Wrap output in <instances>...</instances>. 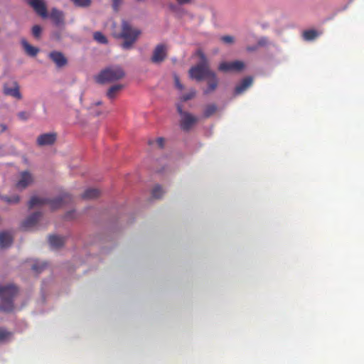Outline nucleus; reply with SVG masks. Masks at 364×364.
Wrapping results in <instances>:
<instances>
[{
	"label": "nucleus",
	"mask_w": 364,
	"mask_h": 364,
	"mask_svg": "<svg viewBox=\"0 0 364 364\" xmlns=\"http://www.w3.org/2000/svg\"><path fill=\"white\" fill-rule=\"evenodd\" d=\"M207 78L208 79V87L205 90H204V94L205 95L214 91L217 88L218 85V80L217 78L215 73L213 71H212L211 74H210V75H208Z\"/></svg>",
	"instance_id": "obj_16"
},
{
	"label": "nucleus",
	"mask_w": 364,
	"mask_h": 364,
	"mask_svg": "<svg viewBox=\"0 0 364 364\" xmlns=\"http://www.w3.org/2000/svg\"><path fill=\"white\" fill-rule=\"evenodd\" d=\"M218 110V107L215 104L208 105L203 111V117L205 118H208L213 115Z\"/></svg>",
	"instance_id": "obj_22"
},
{
	"label": "nucleus",
	"mask_w": 364,
	"mask_h": 364,
	"mask_svg": "<svg viewBox=\"0 0 364 364\" xmlns=\"http://www.w3.org/2000/svg\"><path fill=\"white\" fill-rule=\"evenodd\" d=\"M1 199L7 202L8 203H18L20 200L18 196H14L12 197L4 196L1 197Z\"/></svg>",
	"instance_id": "obj_30"
},
{
	"label": "nucleus",
	"mask_w": 364,
	"mask_h": 364,
	"mask_svg": "<svg viewBox=\"0 0 364 364\" xmlns=\"http://www.w3.org/2000/svg\"><path fill=\"white\" fill-rule=\"evenodd\" d=\"M49 58L55 63L57 67L62 68L67 65L68 60L60 51H52L49 53Z\"/></svg>",
	"instance_id": "obj_13"
},
{
	"label": "nucleus",
	"mask_w": 364,
	"mask_h": 364,
	"mask_svg": "<svg viewBox=\"0 0 364 364\" xmlns=\"http://www.w3.org/2000/svg\"><path fill=\"white\" fill-rule=\"evenodd\" d=\"M244 63L240 60L222 62L218 66V70L224 73L230 71H240L244 68Z\"/></svg>",
	"instance_id": "obj_8"
},
{
	"label": "nucleus",
	"mask_w": 364,
	"mask_h": 364,
	"mask_svg": "<svg viewBox=\"0 0 364 364\" xmlns=\"http://www.w3.org/2000/svg\"><path fill=\"white\" fill-rule=\"evenodd\" d=\"M156 144L160 148H163L164 144V139L162 137H159L156 139Z\"/></svg>",
	"instance_id": "obj_36"
},
{
	"label": "nucleus",
	"mask_w": 364,
	"mask_h": 364,
	"mask_svg": "<svg viewBox=\"0 0 364 364\" xmlns=\"http://www.w3.org/2000/svg\"><path fill=\"white\" fill-rule=\"evenodd\" d=\"M72 200V196L68 193H63L61 196L52 200L39 198L38 196H33L28 203V208H33L36 205L49 204L50 208L53 210H55L63 207L66 203H70Z\"/></svg>",
	"instance_id": "obj_4"
},
{
	"label": "nucleus",
	"mask_w": 364,
	"mask_h": 364,
	"mask_svg": "<svg viewBox=\"0 0 364 364\" xmlns=\"http://www.w3.org/2000/svg\"><path fill=\"white\" fill-rule=\"evenodd\" d=\"M173 78L176 87L180 90H183V86L180 82L179 77L176 74H174Z\"/></svg>",
	"instance_id": "obj_31"
},
{
	"label": "nucleus",
	"mask_w": 364,
	"mask_h": 364,
	"mask_svg": "<svg viewBox=\"0 0 364 364\" xmlns=\"http://www.w3.org/2000/svg\"><path fill=\"white\" fill-rule=\"evenodd\" d=\"M7 129V127L5 124H0V132L2 133Z\"/></svg>",
	"instance_id": "obj_38"
},
{
	"label": "nucleus",
	"mask_w": 364,
	"mask_h": 364,
	"mask_svg": "<svg viewBox=\"0 0 364 364\" xmlns=\"http://www.w3.org/2000/svg\"><path fill=\"white\" fill-rule=\"evenodd\" d=\"M72 214V213H68L67 215H66V218H70V215Z\"/></svg>",
	"instance_id": "obj_40"
},
{
	"label": "nucleus",
	"mask_w": 364,
	"mask_h": 364,
	"mask_svg": "<svg viewBox=\"0 0 364 364\" xmlns=\"http://www.w3.org/2000/svg\"><path fill=\"white\" fill-rule=\"evenodd\" d=\"M93 38L95 41L101 44H107L108 43L106 36L100 31H96L93 33Z\"/></svg>",
	"instance_id": "obj_25"
},
{
	"label": "nucleus",
	"mask_w": 364,
	"mask_h": 364,
	"mask_svg": "<svg viewBox=\"0 0 364 364\" xmlns=\"http://www.w3.org/2000/svg\"><path fill=\"white\" fill-rule=\"evenodd\" d=\"M303 38L306 41H312L318 36V33L314 29L306 30L303 32Z\"/></svg>",
	"instance_id": "obj_23"
},
{
	"label": "nucleus",
	"mask_w": 364,
	"mask_h": 364,
	"mask_svg": "<svg viewBox=\"0 0 364 364\" xmlns=\"http://www.w3.org/2000/svg\"><path fill=\"white\" fill-rule=\"evenodd\" d=\"M18 293V288L14 284L0 286V311L11 312L14 309V298Z\"/></svg>",
	"instance_id": "obj_3"
},
{
	"label": "nucleus",
	"mask_w": 364,
	"mask_h": 364,
	"mask_svg": "<svg viewBox=\"0 0 364 364\" xmlns=\"http://www.w3.org/2000/svg\"><path fill=\"white\" fill-rule=\"evenodd\" d=\"M4 95L11 96L16 99L21 100L22 95L20 92V87L16 81L12 82V87H9L7 84H5L3 87Z\"/></svg>",
	"instance_id": "obj_10"
},
{
	"label": "nucleus",
	"mask_w": 364,
	"mask_h": 364,
	"mask_svg": "<svg viewBox=\"0 0 364 364\" xmlns=\"http://www.w3.org/2000/svg\"><path fill=\"white\" fill-rule=\"evenodd\" d=\"M141 31L139 28H134L127 21L122 22V31L119 33L115 34L117 38H122L124 42L121 46L124 50H129L133 47V45L136 42L138 38L141 35Z\"/></svg>",
	"instance_id": "obj_2"
},
{
	"label": "nucleus",
	"mask_w": 364,
	"mask_h": 364,
	"mask_svg": "<svg viewBox=\"0 0 364 364\" xmlns=\"http://www.w3.org/2000/svg\"><path fill=\"white\" fill-rule=\"evenodd\" d=\"M194 0H176L177 3L180 5L191 4Z\"/></svg>",
	"instance_id": "obj_37"
},
{
	"label": "nucleus",
	"mask_w": 364,
	"mask_h": 364,
	"mask_svg": "<svg viewBox=\"0 0 364 364\" xmlns=\"http://www.w3.org/2000/svg\"><path fill=\"white\" fill-rule=\"evenodd\" d=\"M50 245L53 248L62 247L65 243V238L58 235H50L48 237Z\"/></svg>",
	"instance_id": "obj_18"
},
{
	"label": "nucleus",
	"mask_w": 364,
	"mask_h": 364,
	"mask_svg": "<svg viewBox=\"0 0 364 364\" xmlns=\"http://www.w3.org/2000/svg\"><path fill=\"white\" fill-rule=\"evenodd\" d=\"M198 55L201 59V63L193 66L189 70V76L192 79H195L197 81H201L202 80L207 78L212 70L210 69L208 60L205 55L201 51H198Z\"/></svg>",
	"instance_id": "obj_6"
},
{
	"label": "nucleus",
	"mask_w": 364,
	"mask_h": 364,
	"mask_svg": "<svg viewBox=\"0 0 364 364\" xmlns=\"http://www.w3.org/2000/svg\"><path fill=\"white\" fill-rule=\"evenodd\" d=\"M47 266L46 262H36L32 265V269L37 273L41 272Z\"/></svg>",
	"instance_id": "obj_28"
},
{
	"label": "nucleus",
	"mask_w": 364,
	"mask_h": 364,
	"mask_svg": "<svg viewBox=\"0 0 364 364\" xmlns=\"http://www.w3.org/2000/svg\"><path fill=\"white\" fill-rule=\"evenodd\" d=\"M33 181V176L28 171H23L20 173V178L16 184L18 190L25 189Z\"/></svg>",
	"instance_id": "obj_9"
},
{
	"label": "nucleus",
	"mask_w": 364,
	"mask_h": 364,
	"mask_svg": "<svg viewBox=\"0 0 364 364\" xmlns=\"http://www.w3.org/2000/svg\"><path fill=\"white\" fill-rule=\"evenodd\" d=\"M253 82L252 77H245L240 84H238L235 88V95H238L244 92L248 87H250Z\"/></svg>",
	"instance_id": "obj_15"
},
{
	"label": "nucleus",
	"mask_w": 364,
	"mask_h": 364,
	"mask_svg": "<svg viewBox=\"0 0 364 364\" xmlns=\"http://www.w3.org/2000/svg\"><path fill=\"white\" fill-rule=\"evenodd\" d=\"M25 1L43 18L49 17L56 26L64 25L65 15L62 11L53 8L48 15L44 0H25Z\"/></svg>",
	"instance_id": "obj_1"
},
{
	"label": "nucleus",
	"mask_w": 364,
	"mask_h": 364,
	"mask_svg": "<svg viewBox=\"0 0 364 364\" xmlns=\"http://www.w3.org/2000/svg\"><path fill=\"white\" fill-rule=\"evenodd\" d=\"M42 33V28L39 25H35L32 27V35L36 39H39Z\"/></svg>",
	"instance_id": "obj_29"
},
{
	"label": "nucleus",
	"mask_w": 364,
	"mask_h": 364,
	"mask_svg": "<svg viewBox=\"0 0 364 364\" xmlns=\"http://www.w3.org/2000/svg\"><path fill=\"white\" fill-rule=\"evenodd\" d=\"M125 76L123 68L119 65L110 66L103 70L96 77L98 83L103 84L122 79Z\"/></svg>",
	"instance_id": "obj_5"
},
{
	"label": "nucleus",
	"mask_w": 364,
	"mask_h": 364,
	"mask_svg": "<svg viewBox=\"0 0 364 364\" xmlns=\"http://www.w3.org/2000/svg\"><path fill=\"white\" fill-rule=\"evenodd\" d=\"M197 122V118L189 113H184L181 122V129L188 131Z\"/></svg>",
	"instance_id": "obj_14"
},
{
	"label": "nucleus",
	"mask_w": 364,
	"mask_h": 364,
	"mask_svg": "<svg viewBox=\"0 0 364 364\" xmlns=\"http://www.w3.org/2000/svg\"><path fill=\"white\" fill-rule=\"evenodd\" d=\"M101 104H102V102H101V101H99V102H95V105H101Z\"/></svg>",
	"instance_id": "obj_41"
},
{
	"label": "nucleus",
	"mask_w": 364,
	"mask_h": 364,
	"mask_svg": "<svg viewBox=\"0 0 364 364\" xmlns=\"http://www.w3.org/2000/svg\"><path fill=\"white\" fill-rule=\"evenodd\" d=\"M151 194L153 198L158 199L162 196L164 191L159 185H157L153 188Z\"/></svg>",
	"instance_id": "obj_27"
},
{
	"label": "nucleus",
	"mask_w": 364,
	"mask_h": 364,
	"mask_svg": "<svg viewBox=\"0 0 364 364\" xmlns=\"http://www.w3.org/2000/svg\"><path fill=\"white\" fill-rule=\"evenodd\" d=\"M56 138L57 135L55 133H46L38 136L36 142L41 146L52 145L56 141Z\"/></svg>",
	"instance_id": "obj_11"
},
{
	"label": "nucleus",
	"mask_w": 364,
	"mask_h": 364,
	"mask_svg": "<svg viewBox=\"0 0 364 364\" xmlns=\"http://www.w3.org/2000/svg\"><path fill=\"white\" fill-rule=\"evenodd\" d=\"M100 194V191L97 188H88L82 196L84 199H93L97 198Z\"/></svg>",
	"instance_id": "obj_21"
},
{
	"label": "nucleus",
	"mask_w": 364,
	"mask_h": 364,
	"mask_svg": "<svg viewBox=\"0 0 364 364\" xmlns=\"http://www.w3.org/2000/svg\"><path fill=\"white\" fill-rule=\"evenodd\" d=\"M21 44L26 53L31 56H36L39 52V49L30 45L25 39L21 40Z\"/></svg>",
	"instance_id": "obj_20"
},
{
	"label": "nucleus",
	"mask_w": 364,
	"mask_h": 364,
	"mask_svg": "<svg viewBox=\"0 0 364 364\" xmlns=\"http://www.w3.org/2000/svg\"><path fill=\"white\" fill-rule=\"evenodd\" d=\"M177 110H178V112L183 117V114L185 112H183L182 110V108H181V105H178L177 106Z\"/></svg>",
	"instance_id": "obj_39"
},
{
	"label": "nucleus",
	"mask_w": 364,
	"mask_h": 364,
	"mask_svg": "<svg viewBox=\"0 0 364 364\" xmlns=\"http://www.w3.org/2000/svg\"><path fill=\"white\" fill-rule=\"evenodd\" d=\"M195 95V92H191L186 95H184L182 97L183 101H187L192 99Z\"/></svg>",
	"instance_id": "obj_34"
},
{
	"label": "nucleus",
	"mask_w": 364,
	"mask_h": 364,
	"mask_svg": "<svg viewBox=\"0 0 364 364\" xmlns=\"http://www.w3.org/2000/svg\"><path fill=\"white\" fill-rule=\"evenodd\" d=\"M221 41L225 43H232L234 41V38L232 36H223L220 38Z\"/></svg>",
	"instance_id": "obj_32"
},
{
	"label": "nucleus",
	"mask_w": 364,
	"mask_h": 364,
	"mask_svg": "<svg viewBox=\"0 0 364 364\" xmlns=\"http://www.w3.org/2000/svg\"><path fill=\"white\" fill-rule=\"evenodd\" d=\"M167 56V48L164 44H159L153 51L151 60L154 63H160L163 62Z\"/></svg>",
	"instance_id": "obj_7"
},
{
	"label": "nucleus",
	"mask_w": 364,
	"mask_h": 364,
	"mask_svg": "<svg viewBox=\"0 0 364 364\" xmlns=\"http://www.w3.org/2000/svg\"><path fill=\"white\" fill-rule=\"evenodd\" d=\"M13 241V237L9 232H2L0 233V247L6 248L10 246Z\"/></svg>",
	"instance_id": "obj_17"
},
{
	"label": "nucleus",
	"mask_w": 364,
	"mask_h": 364,
	"mask_svg": "<svg viewBox=\"0 0 364 364\" xmlns=\"http://www.w3.org/2000/svg\"><path fill=\"white\" fill-rule=\"evenodd\" d=\"M41 217V213L39 212L35 213L27 218L21 225V228L24 230H28L34 228Z\"/></svg>",
	"instance_id": "obj_12"
},
{
	"label": "nucleus",
	"mask_w": 364,
	"mask_h": 364,
	"mask_svg": "<svg viewBox=\"0 0 364 364\" xmlns=\"http://www.w3.org/2000/svg\"><path fill=\"white\" fill-rule=\"evenodd\" d=\"M122 0H113V8L115 11L118 10L119 6L121 5Z\"/></svg>",
	"instance_id": "obj_35"
},
{
	"label": "nucleus",
	"mask_w": 364,
	"mask_h": 364,
	"mask_svg": "<svg viewBox=\"0 0 364 364\" xmlns=\"http://www.w3.org/2000/svg\"><path fill=\"white\" fill-rule=\"evenodd\" d=\"M77 7L86 8L90 6L92 0H71Z\"/></svg>",
	"instance_id": "obj_26"
},
{
	"label": "nucleus",
	"mask_w": 364,
	"mask_h": 364,
	"mask_svg": "<svg viewBox=\"0 0 364 364\" xmlns=\"http://www.w3.org/2000/svg\"><path fill=\"white\" fill-rule=\"evenodd\" d=\"M12 332L6 330V328H0V342H6L11 339L12 337Z\"/></svg>",
	"instance_id": "obj_24"
},
{
	"label": "nucleus",
	"mask_w": 364,
	"mask_h": 364,
	"mask_svg": "<svg viewBox=\"0 0 364 364\" xmlns=\"http://www.w3.org/2000/svg\"><path fill=\"white\" fill-rule=\"evenodd\" d=\"M124 88V85L121 84H117L111 86L107 92V96L109 99L112 100L116 97L118 93Z\"/></svg>",
	"instance_id": "obj_19"
},
{
	"label": "nucleus",
	"mask_w": 364,
	"mask_h": 364,
	"mask_svg": "<svg viewBox=\"0 0 364 364\" xmlns=\"http://www.w3.org/2000/svg\"><path fill=\"white\" fill-rule=\"evenodd\" d=\"M17 115L20 119L23 120V121L27 120L30 117V114L25 111L18 112Z\"/></svg>",
	"instance_id": "obj_33"
}]
</instances>
